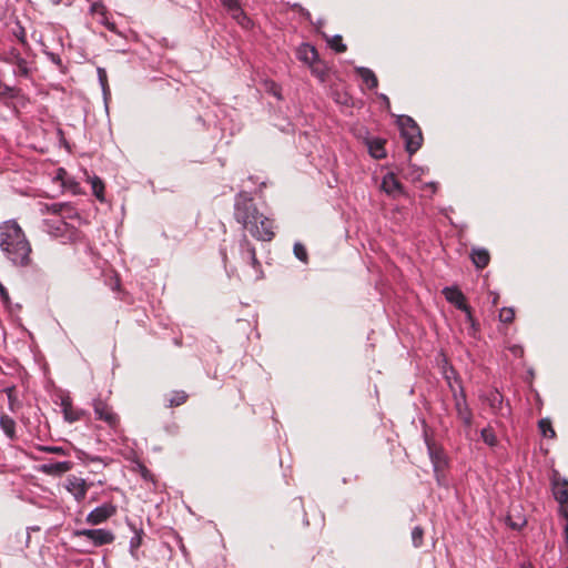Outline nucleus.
Masks as SVG:
<instances>
[{"mask_svg":"<svg viewBox=\"0 0 568 568\" xmlns=\"http://www.w3.org/2000/svg\"><path fill=\"white\" fill-rule=\"evenodd\" d=\"M454 399L457 417L462 420L465 427L469 428L473 423V413L467 404L466 395L463 388H460L459 394L454 392Z\"/></svg>","mask_w":568,"mask_h":568,"instance_id":"nucleus-8","label":"nucleus"},{"mask_svg":"<svg viewBox=\"0 0 568 568\" xmlns=\"http://www.w3.org/2000/svg\"><path fill=\"white\" fill-rule=\"evenodd\" d=\"M272 93L276 95L278 99H281L278 88L274 83H272Z\"/></svg>","mask_w":568,"mask_h":568,"instance_id":"nucleus-42","label":"nucleus"},{"mask_svg":"<svg viewBox=\"0 0 568 568\" xmlns=\"http://www.w3.org/2000/svg\"><path fill=\"white\" fill-rule=\"evenodd\" d=\"M488 404L495 412L503 409L504 397L498 390L491 392L487 397Z\"/></svg>","mask_w":568,"mask_h":568,"instance_id":"nucleus-24","label":"nucleus"},{"mask_svg":"<svg viewBox=\"0 0 568 568\" xmlns=\"http://www.w3.org/2000/svg\"><path fill=\"white\" fill-rule=\"evenodd\" d=\"M297 58L308 65H312L318 60V52L314 47L310 44H302L297 49Z\"/></svg>","mask_w":568,"mask_h":568,"instance_id":"nucleus-15","label":"nucleus"},{"mask_svg":"<svg viewBox=\"0 0 568 568\" xmlns=\"http://www.w3.org/2000/svg\"><path fill=\"white\" fill-rule=\"evenodd\" d=\"M443 294L445 295L446 300L454 304L458 310H466L467 308V302L466 297L463 294V292L457 287H445L443 290Z\"/></svg>","mask_w":568,"mask_h":568,"instance_id":"nucleus-11","label":"nucleus"},{"mask_svg":"<svg viewBox=\"0 0 568 568\" xmlns=\"http://www.w3.org/2000/svg\"><path fill=\"white\" fill-rule=\"evenodd\" d=\"M481 439L484 443H486L488 446H496L497 445V437L494 433V430L490 427L484 428L481 430Z\"/></svg>","mask_w":568,"mask_h":568,"instance_id":"nucleus-28","label":"nucleus"},{"mask_svg":"<svg viewBox=\"0 0 568 568\" xmlns=\"http://www.w3.org/2000/svg\"><path fill=\"white\" fill-rule=\"evenodd\" d=\"M539 429L545 437L554 438L556 436V432L552 428L551 422L548 418H542L538 423Z\"/></svg>","mask_w":568,"mask_h":568,"instance_id":"nucleus-25","label":"nucleus"},{"mask_svg":"<svg viewBox=\"0 0 568 568\" xmlns=\"http://www.w3.org/2000/svg\"><path fill=\"white\" fill-rule=\"evenodd\" d=\"M51 60H52L54 63H57L58 65H61V59H60V57H59V55H57V54H53V53H52V54H51Z\"/></svg>","mask_w":568,"mask_h":568,"instance_id":"nucleus-41","label":"nucleus"},{"mask_svg":"<svg viewBox=\"0 0 568 568\" xmlns=\"http://www.w3.org/2000/svg\"><path fill=\"white\" fill-rule=\"evenodd\" d=\"M470 257L475 266L479 270L485 268L490 261L489 252L485 248H474Z\"/></svg>","mask_w":568,"mask_h":568,"instance_id":"nucleus-16","label":"nucleus"},{"mask_svg":"<svg viewBox=\"0 0 568 568\" xmlns=\"http://www.w3.org/2000/svg\"><path fill=\"white\" fill-rule=\"evenodd\" d=\"M0 247L14 265L29 266L32 262L31 244L16 220H8L0 224Z\"/></svg>","mask_w":568,"mask_h":568,"instance_id":"nucleus-2","label":"nucleus"},{"mask_svg":"<svg viewBox=\"0 0 568 568\" xmlns=\"http://www.w3.org/2000/svg\"><path fill=\"white\" fill-rule=\"evenodd\" d=\"M383 186L387 193L393 192L395 189H400V184L397 180L392 178V184L389 185L388 181L385 179L383 182Z\"/></svg>","mask_w":568,"mask_h":568,"instance_id":"nucleus-35","label":"nucleus"},{"mask_svg":"<svg viewBox=\"0 0 568 568\" xmlns=\"http://www.w3.org/2000/svg\"><path fill=\"white\" fill-rule=\"evenodd\" d=\"M312 73L317 77L322 82L327 78V68L320 59L310 65Z\"/></svg>","mask_w":568,"mask_h":568,"instance_id":"nucleus-23","label":"nucleus"},{"mask_svg":"<svg viewBox=\"0 0 568 568\" xmlns=\"http://www.w3.org/2000/svg\"><path fill=\"white\" fill-rule=\"evenodd\" d=\"M90 484H88L85 481V479L81 478V477H78L75 475H70L68 476L67 480H65V488L67 490L72 494V496L74 497V499L77 501H82L85 496H87V493L90 488Z\"/></svg>","mask_w":568,"mask_h":568,"instance_id":"nucleus-9","label":"nucleus"},{"mask_svg":"<svg viewBox=\"0 0 568 568\" xmlns=\"http://www.w3.org/2000/svg\"><path fill=\"white\" fill-rule=\"evenodd\" d=\"M524 568H532V567L529 566V567H524Z\"/></svg>","mask_w":568,"mask_h":568,"instance_id":"nucleus-47","label":"nucleus"},{"mask_svg":"<svg viewBox=\"0 0 568 568\" xmlns=\"http://www.w3.org/2000/svg\"><path fill=\"white\" fill-rule=\"evenodd\" d=\"M294 254L300 261L307 262L308 255H307V251L303 244L296 243L294 245Z\"/></svg>","mask_w":568,"mask_h":568,"instance_id":"nucleus-33","label":"nucleus"},{"mask_svg":"<svg viewBox=\"0 0 568 568\" xmlns=\"http://www.w3.org/2000/svg\"><path fill=\"white\" fill-rule=\"evenodd\" d=\"M42 452L50 453V454H57V455H65V450L63 447L60 446H43L40 447Z\"/></svg>","mask_w":568,"mask_h":568,"instance_id":"nucleus-34","label":"nucleus"},{"mask_svg":"<svg viewBox=\"0 0 568 568\" xmlns=\"http://www.w3.org/2000/svg\"><path fill=\"white\" fill-rule=\"evenodd\" d=\"M368 150L373 158L383 159L386 156L385 141L382 139H373L368 142Z\"/></svg>","mask_w":568,"mask_h":568,"instance_id":"nucleus-19","label":"nucleus"},{"mask_svg":"<svg viewBox=\"0 0 568 568\" xmlns=\"http://www.w3.org/2000/svg\"><path fill=\"white\" fill-rule=\"evenodd\" d=\"M462 311L465 312L466 322L469 323V325H470L471 334H475L478 331V326L479 325H478L477 321L473 316L471 307L469 305H467V308L466 310H462Z\"/></svg>","mask_w":568,"mask_h":568,"instance_id":"nucleus-32","label":"nucleus"},{"mask_svg":"<svg viewBox=\"0 0 568 568\" xmlns=\"http://www.w3.org/2000/svg\"><path fill=\"white\" fill-rule=\"evenodd\" d=\"M72 466L71 462H53L42 465L41 470L47 475L59 476L69 471Z\"/></svg>","mask_w":568,"mask_h":568,"instance_id":"nucleus-14","label":"nucleus"},{"mask_svg":"<svg viewBox=\"0 0 568 568\" xmlns=\"http://www.w3.org/2000/svg\"><path fill=\"white\" fill-rule=\"evenodd\" d=\"M74 537H84L92 542L94 547L110 545L114 541L115 536L106 529H79L73 532Z\"/></svg>","mask_w":568,"mask_h":568,"instance_id":"nucleus-5","label":"nucleus"},{"mask_svg":"<svg viewBox=\"0 0 568 568\" xmlns=\"http://www.w3.org/2000/svg\"><path fill=\"white\" fill-rule=\"evenodd\" d=\"M552 494L555 499L559 504L568 501V480L561 478H554Z\"/></svg>","mask_w":568,"mask_h":568,"instance_id":"nucleus-13","label":"nucleus"},{"mask_svg":"<svg viewBox=\"0 0 568 568\" xmlns=\"http://www.w3.org/2000/svg\"><path fill=\"white\" fill-rule=\"evenodd\" d=\"M61 407L63 412L64 419L69 423L78 422L84 415L83 410L77 409L72 405V400L70 397H64L61 400Z\"/></svg>","mask_w":568,"mask_h":568,"instance_id":"nucleus-12","label":"nucleus"},{"mask_svg":"<svg viewBox=\"0 0 568 568\" xmlns=\"http://www.w3.org/2000/svg\"><path fill=\"white\" fill-rule=\"evenodd\" d=\"M560 514L568 521V501L560 504Z\"/></svg>","mask_w":568,"mask_h":568,"instance_id":"nucleus-39","label":"nucleus"},{"mask_svg":"<svg viewBox=\"0 0 568 568\" xmlns=\"http://www.w3.org/2000/svg\"><path fill=\"white\" fill-rule=\"evenodd\" d=\"M568 568V567H567Z\"/></svg>","mask_w":568,"mask_h":568,"instance_id":"nucleus-48","label":"nucleus"},{"mask_svg":"<svg viewBox=\"0 0 568 568\" xmlns=\"http://www.w3.org/2000/svg\"><path fill=\"white\" fill-rule=\"evenodd\" d=\"M329 47L338 53H343L347 50L346 44L343 43L342 36H334L328 40Z\"/></svg>","mask_w":568,"mask_h":568,"instance_id":"nucleus-26","label":"nucleus"},{"mask_svg":"<svg viewBox=\"0 0 568 568\" xmlns=\"http://www.w3.org/2000/svg\"><path fill=\"white\" fill-rule=\"evenodd\" d=\"M93 409L97 418L104 422L110 428L116 429L119 427L120 417L106 402L101 398L94 399Z\"/></svg>","mask_w":568,"mask_h":568,"instance_id":"nucleus-6","label":"nucleus"},{"mask_svg":"<svg viewBox=\"0 0 568 568\" xmlns=\"http://www.w3.org/2000/svg\"><path fill=\"white\" fill-rule=\"evenodd\" d=\"M357 74L362 78V80L366 83L368 89H376L378 85V80L375 73L368 68H358L356 70Z\"/></svg>","mask_w":568,"mask_h":568,"instance_id":"nucleus-18","label":"nucleus"},{"mask_svg":"<svg viewBox=\"0 0 568 568\" xmlns=\"http://www.w3.org/2000/svg\"><path fill=\"white\" fill-rule=\"evenodd\" d=\"M12 92V89L9 88V87H4V92L3 93H11Z\"/></svg>","mask_w":568,"mask_h":568,"instance_id":"nucleus-44","label":"nucleus"},{"mask_svg":"<svg viewBox=\"0 0 568 568\" xmlns=\"http://www.w3.org/2000/svg\"><path fill=\"white\" fill-rule=\"evenodd\" d=\"M402 138L405 141L406 151L409 154L416 153L424 141L423 133L415 120L408 115L398 119Z\"/></svg>","mask_w":568,"mask_h":568,"instance_id":"nucleus-3","label":"nucleus"},{"mask_svg":"<svg viewBox=\"0 0 568 568\" xmlns=\"http://www.w3.org/2000/svg\"><path fill=\"white\" fill-rule=\"evenodd\" d=\"M150 471L145 468V467H142V476L144 478H146L149 476Z\"/></svg>","mask_w":568,"mask_h":568,"instance_id":"nucleus-43","label":"nucleus"},{"mask_svg":"<svg viewBox=\"0 0 568 568\" xmlns=\"http://www.w3.org/2000/svg\"><path fill=\"white\" fill-rule=\"evenodd\" d=\"M515 318V311L510 307H504L499 312V320L505 324H510Z\"/></svg>","mask_w":568,"mask_h":568,"instance_id":"nucleus-29","label":"nucleus"},{"mask_svg":"<svg viewBox=\"0 0 568 568\" xmlns=\"http://www.w3.org/2000/svg\"><path fill=\"white\" fill-rule=\"evenodd\" d=\"M88 182L91 184L92 192H93L94 196L100 202H104L105 185H104L103 181L99 176L93 175V176H88Z\"/></svg>","mask_w":568,"mask_h":568,"instance_id":"nucleus-20","label":"nucleus"},{"mask_svg":"<svg viewBox=\"0 0 568 568\" xmlns=\"http://www.w3.org/2000/svg\"><path fill=\"white\" fill-rule=\"evenodd\" d=\"M241 252H242V258L252 265L253 268L257 270L261 267V263L256 257V251L255 247L252 245V243L247 240L246 236H244L240 243Z\"/></svg>","mask_w":568,"mask_h":568,"instance_id":"nucleus-10","label":"nucleus"},{"mask_svg":"<svg viewBox=\"0 0 568 568\" xmlns=\"http://www.w3.org/2000/svg\"><path fill=\"white\" fill-rule=\"evenodd\" d=\"M65 206H67V204L54 203V204H51L50 206L48 205L47 211L50 213H53V214H60Z\"/></svg>","mask_w":568,"mask_h":568,"instance_id":"nucleus-37","label":"nucleus"},{"mask_svg":"<svg viewBox=\"0 0 568 568\" xmlns=\"http://www.w3.org/2000/svg\"><path fill=\"white\" fill-rule=\"evenodd\" d=\"M116 514V506L111 503L94 508L88 516L85 521L92 526L105 523L109 518Z\"/></svg>","mask_w":568,"mask_h":568,"instance_id":"nucleus-7","label":"nucleus"},{"mask_svg":"<svg viewBox=\"0 0 568 568\" xmlns=\"http://www.w3.org/2000/svg\"><path fill=\"white\" fill-rule=\"evenodd\" d=\"M142 536H143V530L142 529H136L134 528V536L131 538L130 540V552L132 555L133 558H138V549L141 547L142 545Z\"/></svg>","mask_w":568,"mask_h":568,"instance_id":"nucleus-22","label":"nucleus"},{"mask_svg":"<svg viewBox=\"0 0 568 568\" xmlns=\"http://www.w3.org/2000/svg\"><path fill=\"white\" fill-rule=\"evenodd\" d=\"M0 426L4 434L11 439L16 436V422L8 415L0 416Z\"/></svg>","mask_w":568,"mask_h":568,"instance_id":"nucleus-21","label":"nucleus"},{"mask_svg":"<svg viewBox=\"0 0 568 568\" xmlns=\"http://www.w3.org/2000/svg\"><path fill=\"white\" fill-rule=\"evenodd\" d=\"M105 26H106L110 30H114V24H113V23H105Z\"/></svg>","mask_w":568,"mask_h":568,"instance_id":"nucleus-45","label":"nucleus"},{"mask_svg":"<svg viewBox=\"0 0 568 568\" xmlns=\"http://www.w3.org/2000/svg\"><path fill=\"white\" fill-rule=\"evenodd\" d=\"M189 398V395L184 390H173L172 393H170L169 395L165 396V406L166 407H170V408H173V407H179L181 405H183L184 403H186Z\"/></svg>","mask_w":568,"mask_h":568,"instance_id":"nucleus-17","label":"nucleus"},{"mask_svg":"<svg viewBox=\"0 0 568 568\" xmlns=\"http://www.w3.org/2000/svg\"><path fill=\"white\" fill-rule=\"evenodd\" d=\"M424 529L419 526L415 527L412 531V541L414 547L418 548L423 545Z\"/></svg>","mask_w":568,"mask_h":568,"instance_id":"nucleus-30","label":"nucleus"},{"mask_svg":"<svg viewBox=\"0 0 568 568\" xmlns=\"http://www.w3.org/2000/svg\"><path fill=\"white\" fill-rule=\"evenodd\" d=\"M97 72H98L99 82H100L101 88L103 90V94L104 95L110 94V87H109L108 74H106L105 69L99 67L97 69Z\"/></svg>","mask_w":568,"mask_h":568,"instance_id":"nucleus-27","label":"nucleus"},{"mask_svg":"<svg viewBox=\"0 0 568 568\" xmlns=\"http://www.w3.org/2000/svg\"><path fill=\"white\" fill-rule=\"evenodd\" d=\"M0 297L4 303H8L10 300L9 292L1 282H0Z\"/></svg>","mask_w":568,"mask_h":568,"instance_id":"nucleus-38","label":"nucleus"},{"mask_svg":"<svg viewBox=\"0 0 568 568\" xmlns=\"http://www.w3.org/2000/svg\"><path fill=\"white\" fill-rule=\"evenodd\" d=\"M91 10L95 13H104V7L101 3H93Z\"/></svg>","mask_w":568,"mask_h":568,"instance_id":"nucleus-40","label":"nucleus"},{"mask_svg":"<svg viewBox=\"0 0 568 568\" xmlns=\"http://www.w3.org/2000/svg\"><path fill=\"white\" fill-rule=\"evenodd\" d=\"M16 59H17V65L19 68V71L27 75L28 74V67H27V61L21 58L19 54L16 55Z\"/></svg>","mask_w":568,"mask_h":568,"instance_id":"nucleus-36","label":"nucleus"},{"mask_svg":"<svg viewBox=\"0 0 568 568\" xmlns=\"http://www.w3.org/2000/svg\"><path fill=\"white\" fill-rule=\"evenodd\" d=\"M62 0H52L54 4H59Z\"/></svg>","mask_w":568,"mask_h":568,"instance_id":"nucleus-46","label":"nucleus"},{"mask_svg":"<svg viewBox=\"0 0 568 568\" xmlns=\"http://www.w3.org/2000/svg\"><path fill=\"white\" fill-rule=\"evenodd\" d=\"M225 7H227L231 11L234 12V18H239L240 16L244 17L243 11L240 8V3L237 0H223Z\"/></svg>","mask_w":568,"mask_h":568,"instance_id":"nucleus-31","label":"nucleus"},{"mask_svg":"<svg viewBox=\"0 0 568 568\" xmlns=\"http://www.w3.org/2000/svg\"><path fill=\"white\" fill-rule=\"evenodd\" d=\"M234 219L258 241L271 242L275 236L273 221L258 211L253 197L245 192L235 197Z\"/></svg>","mask_w":568,"mask_h":568,"instance_id":"nucleus-1","label":"nucleus"},{"mask_svg":"<svg viewBox=\"0 0 568 568\" xmlns=\"http://www.w3.org/2000/svg\"><path fill=\"white\" fill-rule=\"evenodd\" d=\"M429 458L433 464L435 478L438 484H443L445 479V471L448 466V460L445 452L435 442L426 440Z\"/></svg>","mask_w":568,"mask_h":568,"instance_id":"nucleus-4","label":"nucleus"}]
</instances>
